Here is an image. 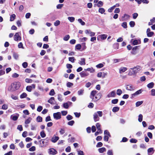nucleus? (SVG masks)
I'll list each match as a JSON object with an SVG mask.
<instances>
[{
    "label": "nucleus",
    "instance_id": "603ef678",
    "mask_svg": "<svg viewBox=\"0 0 155 155\" xmlns=\"http://www.w3.org/2000/svg\"><path fill=\"white\" fill-rule=\"evenodd\" d=\"M75 60L74 57L69 58V60L72 62L74 63Z\"/></svg>",
    "mask_w": 155,
    "mask_h": 155
},
{
    "label": "nucleus",
    "instance_id": "4be33fe9",
    "mask_svg": "<svg viewBox=\"0 0 155 155\" xmlns=\"http://www.w3.org/2000/svg\"><path fill=\"white\" fill-rule=\"evenodd\" d=\"M127 69L126 67H121L119 69V72L120 73H122L125 72Z\"/></svg>",
    "mask_w": 155,
    "mask_h": 155
},
{
    "label": "nucleus",
    "instance_id": "680f3d73",
    "mask_svg": "<svg viewBox=\"0 0 155 155\" xmlns=\"http://www.w3.org/2000/svg\"><path fill=\"white\" fill-rule=\"evenodd\" d=\"M109 137L108 136L105 135L104 138V140L106 141H108Z\"/></svg>",
    "mask_w": 155,
    "mask_h": 155
},
{
    "label": "nucleus",
    "instance_id": "4c0bfd02",
    "mask_svg": "<svg viewBox=\"0 0 155 155\" xmlns=\"http://www.w3.org/2000/svg\"><path fill=\"white\" fill-rule=\"evenodd\" d=\"M59 132L60 134L63 135L65 133V130L64 128H61Z\"/></svg>",
    "mask_w": 155,
    "mask_h": 155
},
{
    "label": "nucleus",
    "instance_id": "f257e3e1",
    "mask_svg": "<svg viewBox=\"0 0 155 155\" xmlns=\"http://www.w3.org/2000/svg\"><path fill=\"white\" fill-rule=\"evenodd\" d=\"M21 86V84L19 82H15L11 84V86L9 87L8 90L11 91H13L18 89Z\"/></svg>",
    "mask_w": 155,
    "mask_h": 155
},
{
    "label": "nucleus",
    "instance_id": "ddd939ff",
    "mask_svg": "<svg viewBox=\"0 0 155 155\" xmlns=\"http://www.w3.org/2000/svg\"><path fill=\"white\" fill-rule=\"evenodd\" d=\"M131 41H132V44L134 45L139 44L141 43L140 41V40H137V39L134 40L133 39H132Z\"/></svg>",
    "mask_w": 155,
    "mask_h": 155
},
{
    "label": "nucleus",
    "instance_id": "423d86ee",
    "mask_svg": "<svg viewBox=\"0 0 155 155\" xmlns=\"http://www.w3.org/2000/svg\"><path fill=\"white\" fill-rule=\"evenodd\" d=\"M116 94L115 91H113L109 93L107 95L108 98L114 97L116 96Z\"/></svg>",
    "mask_w": 155,
    "mask_h": 155
},
{
    "label": "nucleus",
    "instance_id": "f8f14e48",
    "mask_svg": "<svg viewBox=\"0 0 155 155\" xmlns=\"http://www.w3.org/2000/svg\"><path fill=\"white\" fill-rule=\"evenodd\" d=\"M80 74L81 77L84 78L87 76L89 75V74L84 71H82L80 73Z\"/></svg>",
    "mask_w": 155,
    "mask_h": 155
},
{
    "label": "nucleus",
    "instance_id": "1a4fd4ad",
    "mask_svg": "<svg viewBox=\"0 0 155 155\" xmlns=\"http://www.w3.org/2000/svg\"><path fill=\"white\" fill-rule=\"evenodd\" d=\"M35 87V85L32 84L31 86H28L26 87V90L28 92H31L32 89H34Z\"/></svg>",
    "mask_w": 155,
    "mask_h": 155
},
{
    "label": "nucleus",
    "instance_id": "c756f323",
    "mask_svg": "<svg viewBox=\"0 0 155 155\" xmlns=\"http://www.w3.org/2000/svg\"><path fill=\"white\" fill-rule=\"evenodd\" d=\"M119 110V107H115L113 108L112 111L113 112H116L118 111Z\"/></svg>",
    "mask_w": 155,
    "mask_h": 155
},
{
    "label": "nucleus",
    "instance_id": "a19ab883",
    "mask_svg": "<svg viewBox=\"0 0 155 155\" xmlns=\"http://www.w3.org/2000/svg\"><path fill=\"white\" fill-rule=\"evenodd\" d=\"M55 94V93L53 89H51L49 93V94L51 96H53Z\"/></svg>",
    "mask_w": 155,
    "mask_h": 155
},
{
    "label": "nucleus",
    "instance_id": "13d9d810",
    "mask_svg": "<svg viewBox=\"0 0 155 155\" xmlns=\"http://www.w3.org/2000/svg\"><path fill=\"white\" fill-rule=\"evenodd\" d=\"M74 123V120H71L68 122V124L70 126H72Z\"/></svg>",
    "mask_w": 155,
    "mask_h": 155
},
{
    "label": "nucleus",
    "instance_id": "8fccbe9b",
    "mask_svg": "<svg viewBox=\"0 0 155 155\" xmlns=\"http://www.w3.org/2000/svg\"><path fill=\"white\" fill-rule=\"evenodd\" d=\"M27 96V94L26 93H23L20 95V98H23L26 97Z\"/></svg>",
    "mask_w": 155,
    "mask_h": 155
},
{
    "label": "nucleus",
    "instance_id": "a211bd4d",
    "mask_svg": "<svg viewBox=\"0 0 155 155\" xmlns=\"http://www.w3.org/2000/svg\"><path fill=\"white\" fill-rule=\"evenodd\" d=\"M54 101V97H52L50 99L48 100V102L51 104H55V103Z\"/></svg>",
    "mask_w": 155,
    "mask_h": 155
},
{
    "label": "nucleus",
    "instance_id": "69168bd1",
    "mask_svg": "<svg viewBox=\"0 0 155 155\" xmlns=\"http://www.w3.org/2000/svg\"><path fill=\"white\" fill-rule=\"evenodd\" d=\"M63 4H59L57 6V9H61L63 6Z\"/></svg>",
    "mask_w": 155,
    "mask_h": 155
},
{
    "label": "nucleus",
    "instance_id": "052dcab7",
    "mask_svg": "<svg viewBox=\"0 0 155 155\" xmlns=\"http://www.w3.org/2000/svg\"><path fill=\"white\" fill-rule=\"evenodd\" d=\"M22 66L24 68H26L28 66V63L26 62H24L22 64Z\"/></svg>",
    "mask_w": 155,
    "mask_h": 155
},
{
    "label": "nucleus",
    "instance_id": "39448f33",
    "mask_svg": "<svg viewBox=\"0 0 155 155\" xmlns=\"http://www.w3.org/2000/svg\"><path fill=\"white\" fill-rule=\"evenodd\" d=\"M102 94L100 93H98L94 97H93L92 99V101H97L99 100L101 97Z\"/></svg>",
    "mask_w": 155,
    "mask_h": 155
},
{
    "label": "nucleus",
    "instance_id": "49530a36",
    "mask_svg": "<svg viewBox=\"0 0 155 155\" xmlns=\"http://www.w3.org/2000/svg\"><path fill=\"white\" fill-rule=\"evenodd\" d=\"M154 34V33L153 32L151 31L150 32L147 33V35L148 37H151Z\"/></svg>",
    "mask_w": 155,
    "mask_h": 155
},
{
    "label": "nucleus",
    "instance_id": "c03bdc74",
    "mask_svg": "<svg viewBox=\"0 0 155 155\" xmlns=\"http://www.w3.org/2000/svg\"><path fill=\"white\" fill-rule=\"evenodd\" d=\"M143 119V115L141 114H140L138 116V120L139 122H141Z\"/></svg>",
    "mask_w": 155,
    "mask_h": 155
},
{
    "label": "nucleus",
    "instance_id": "a18cd8bd",
    "mask_svg": "<svg viewBox=\"0 0 155 155\" xmlns=\"http://www.w3.org/2000/svg\"><path fill=\"white\" fill-rule=\"evenodd\" d=\"M40 135L42 138H44L46 136V134L43 130L42 131L40 132Z\"/></svg>",
    "mask_w": 155,
    "mask_h": 155
},
{
    "label": "nucleus",
    "instance_id": "de8ad7c7",
    "mask_svg": "<svg viewBox=\"0 0 155 155\" xmlns=\"http://www.w3.org/2000/svg\"><path fill=\"white\" fill-rule=\"evenodd\" d=\"M25 81V82L27 83H31L32 81V80L29 78H26Z\"/></svg>",
    "mask_w": 155,
    "mask_h": 155
},
{
    "label": "nucleus",
    "instance_id": "7ed1b4c3",
    "mask_svg": "<svg viewBox=\"0 0 155 155\" xmlns=\"http://www.w3.org/2000/svg\"><path fill=\"white\" fill-rule=\"evenodd\" d=\"M49 141V139L48 138L41 140L39 141L40 147H46L48 145Z\"/></svg>",
    "mask_w": 155,
    "mask_h": 155
},
{
    "label": "nucleus",
    "instance_id": "9d476101",
    "mask_svg": "<svg viewBox=\"0 0 155 155\" xmlns=\"http://www.w3.org/2000/svg\"><path fill=\"white\" fill-rule=\"evenodd\" d=\"M14 40L16 41H20L21 39V36L19 35V33L17 32L16 33L14 36Z\"/></svg>",
    "mask_w": 155,
    "mask_h": 155
},
{
    "label": "nucleus",
    "instance_id": "6ab92c4d",
    "mask_svg": "<svg viewBox=\"0 0 155 155\" xmlns=\"http://www.w3.org/2000/svg\"><path fill=\"white\" fill-rule=\"evenodd\" d=\"M59 139L58 137L54 136L51 140V141L53 143L56 142Z\"/></svg>",
    "mask_w": 155,
    "mask_h": 155
},
{
    "label": "nucleus",
    "instance_id": "5701e85b",
    "mask_svg": "<svg viewBox=\"0 0 155 155\" xmlns=\"http://www.w3.org/2000/svg\"><path fill=\"white\" fill-rule=\"evenodd\" d=\"M71 104L72 103L71 102L64 103L63 104V107L65 108L68 109L69 107V104Z\"/></svg>",
    "mask_w": 155,
    "mask_h": 155
},
{
    "label": "nucleus",
    "instance_id": "aec40b11",
    "mask_svg": "<svg viewBox=\"0 0 155 155\" xmlns=\"http://www.w3.org/2000/svg\"><path fill=\"white\" fill-rule=\"evenodd\" d=\"M97 91L96 90H94L92 91L91 93L90 98H92L93 97H94V95L97 93Z\"/></svg>",
    "mask_w": 155,
    "mask_h": 155
},
{
    "label": "nucleus",
    "instance_id": "6e6d98bb",
    "mask_svg": "<svg viewBox=\"0 0 155 155\" xmlns=\"http://www.w3.org/2000/svg\"><path fill=\"white\" fill-rule=\"evenodd\" d=\"M129 25L131 27H133L135 25V22L134 21H131L129 23Z\"/></svg>",
    "mask_w": 155,
    "mask_h": 155
},
{
    "label": "nucleus",
    "instance_id": "ea45409f",
    "mask_svg": "<svg viewBox=\"0 0 155 155\" xmlns=\"http://www.w3.org/2000/svg\"><path fill=\"white\" fill-rule=\"evenodd\" d=\"M87 40V38L86 37H84L82 38H80L79 40L81 42H84L86 41Z\"/></svg>",
    "mask_w": 155,
    "mask_h": 155
},
{
    "label": "nucleus",
    "instance_id": "2f4dec72",
    "mask_svg": "<svg viewBox=\"0 0 155 155\" xmlns=\"http://www.w3.org/2000/svg\"><path fill=\"white\" fill-rule=\"evenodd\" d=\"M78 21L82 25H85V23L81 19L79 18L78 19Z\"/></svg>",
    "mask_w": 155,
    "mask_h": 155
},
{
    "label": "nucleus",
    "instance_id": "09e8293b",
    "mask_svg": "<svg viewBox=\"0 0 155 155\" xmlns=\"http://www.w3.org/2000/svg\"><path fill=\"white\" fill-rule=\"evenodd\" d=\"M81 46L80 44H78L75 46V48L77 50H80L81 48Z\"/></svg>",
    "mask_w": 155,
    "mask_h": 155
},
{
    "label": "nucleus",
    "instance_id": "774afa93",
    "mask_svg": "<svg viewBox=\"0 0 155 155\" xmlns=\"http://www.w3.org/2000/svg\"><path fill=\"white\" fill-rule=\"evenodd\" d=\"M78 155H84L83 152L81 150H78L77 151Z\"/></svg>",
    "mask_w": 155,
    "mask_h": 155
},
{
    "label": "nucleus",
    "instance_id": "dca6fc26",
    "mask_svg": "<svg viewBox=\"0 0 155 155\" xmlns=\"http://www.w3.org/2000/svg\"><path fill=\"white\" fill-rule=\"evenodd\" d=\"M79 63L81 65H85V59L84 58H81L80 60L79 61Z\"/></svg>",
    "mask_w": 155,
    "mask_h": 155
},
{
    "label": "nucleus",
    "instance_id": "c85d7f7f",
    "mask_svg": "<svg viewBox=\"0 0 155 155\" xmlns=\"http://www.w3.org/2000/svg\"><path fill=\"white\" fill-rule=\"evenodd\" d=\"M106 150V149L105 147H102L98 149V151L100 153H103L105 152Z\"/></svg>",
    "mask_w": 155,
    "mask_h": 155
},
{
    "label": "nucleus",
    "instance_id": "473e14b6",
    "mask_svg": "<svg viewBox=\"0 0 155 155\" xmlns=\"http://www.w3.org/2000/svg\"><path fill=\"white\" fill-rule=\"evenodd\" d=\"M98 12H99L102 14L105 12V10L103 8H99Z\"/></svg>",
    "mask_w": 155,
    "mask_h": 155
},
{
    "label": "nucleus",
    "instance_id": "79ce46f5",
    "mask_svg": "<svg viewBox=\"0 0 155 155\" xmlns=\"http://www.w3.org/2000/svg\"><path fill=\"white\" fill-rule=\"evenodd\" d=\"M36 120L38 122H41L42 121V118L41 117L38 116L36 118Z\"/></svg>",
    "mask_w": 155,
    "mask_h": 155
},
{
    "label": "nucleus",
    "instance_id": "58836bf2",
    "mask_svg": "<svg viewBox=\"0 0 155 155\" xmlns=\"http://www.w3.org/2000/svg\"><path fill=\"white\" fill-rule=\"evenodd\" d=\"M122 93V90L120 89H118L117 91V94L118 95H120Z\"/></svg>",
    "mask_w": 155,
    "mask_h": 155
},
{
    "label": "nucleus",
    "instance_id": "5fc2aeb1",
    "mask_svg": "<svg viewBox=\"0 0 155 155\" xmlns=\"http://www.w3.org/2000/svg\"><path fill=\"white\" fill-rule=\"evenodd\" d=\"M60 22L59 21L57 20L54 22V25L56 26H57L60 25Z\"/></svg>",
    "mask_w": 155,
    "mask_h": 155
},
{
    "label": "nucleus",
    "instance_id": "b1692460",
    "mask_svg": "<svg viewBox=\"0 0 155 155\" xmlns=\"http://www.w3.org/2000/svg\"><path fill=\"white\" fill-rule=\"evenodd\" d=\"M19 115H12L11 116V118L13 120H16L18 119V117Z\"/></svg>",
    "mask_w": 155,
    "mask_h": 155
},
{
    "label": "nucleus",
    "instance_id": "7c9ffc66",
    "mask_svg": "<svg viewBox=\"0 0 155 155\" xmlns=\"http://www.w3.org/2000/svg\"><path fill=\"white\" fill-rule=\"evenodd\" d=\"M103 2L101 1H100L96 5H96L98 7H101L103 5Z\"/></svg>",
    "mask_w": 155,
    "mask_h": 155
},
{
    "label": "nucleus",
    "instance_id": "864d4df0",
    "mask_svg": "<svg viewBox=\"0 0 155 155\" xmlns=\"http://www.w3.org/2000/svg\"><path fill=\"white\" fill-rule=\"evenodd\" d=\"M13 56L14 58L16 60L18 59L19 57V55L16 53L13 54Z\"/></svg>",
    "mask_w": 155,
    "mask_h": 155
},
{
    "label": "nucleus",
    "instance_id": "e2e57ef3",
    "mask_svg": "<svg viewBox=\"0 0 155 155\" xmlns=\"http://www.w3.org/2000/svg\"><path fill=\"white\" fill-rule=\"evenodd\" d=\"M118 99H115L113 100L111 102L112 104H117L118 102Z\"/></svg>",
    "mask_w": 155,
    "mask_h": 155
},
{
    "label": "nucleus",
    "instance_id": "bb28decb",
    "mask_svg": "<svg viewBox=\"0 0 155 155\" xmlns=\"http://www.w3.org/2000/svg\"><path fill=\"white\" fill-rule=\"evenodd\" d=\"M104 64H105L104 63L99 64L96 65V67L99 68H102L104 67Z\"/></svg>",
    "mask_w": 155,
    "mask_h": 155
},
{
    "label": "nucleus",
    "instance_id": "f3484780",
    "mask_svg": "<svg viewBox=\"0 0 155 155\" xmlns=\"http://www.w3.org/2000/svg\"><path fill=\"white\" fill-rule=\"evenodd\" d=\"M154 152V150L153 148H150L147 150L148 154V155H152Z\"/></svg>",
    "mask_w": 155,
    "mask_h": 155
},
{
    "label": "nucleus",
    "instance_id": "f03ea898",
    "mask_svg": "<svg viewBox=\"0 0 155 155\" xmlns=\"http://www.w3.org/2000/svg\"><path fill=\"white\" fill-rule=\"evenodd\" d=\"M103 113L101 111H98L94 113L93 114V118L95 122L98 121L100 120V117H101L102 116Z\"/></svg>",
    "mask_w": 155,
    "mask_h": 155
},
{
    "label": "nucleus",
    "instance_id": "4d7b16f0",
    "mask_svg": "<svg viewBox=\"0 0 155 155\" xmlns=\"http://www.w3.org/2000/svg\"><path fill=\"white\" fill-rule=\"evenodd\" d=\"M121 26L124 28H127V23L126 22H124L122 24Z\"/></svg>",
    "mask_w": 155,
    "mask_h": 155
},
{
    "label": "nucleus",
    "instance_id": "338daca9",
    "mask_svg": "<svg viewBox=\"0 0 155 155\" xmlns=\"http://www.w3.org/2000/svg\"><path fill=\"white\" fill-rule=\"evenodd\" d=\"M66 118L68 120H70L72 119V117L70 115H68L66 117Z\"/></svg>",
    "mask_w": 155,
    "mask_h": 155
},
{
    "label": "nucleus",
    "instance_id": "0eeeda50",
    "mask_svg": "<svg viewBox=\"0 0 155 155\" xmlns=\"http://www.w3.org/2000/svg\"><path fill=\"white\" fill-rule=\"evenodd\" d=\"M126 89L127 90L132 91L135 89V87L132 84H129L126 86Z\"/></svg>",
    "mask_w": 155,
    "mask_h": 155
},
{
    "label": "nucleus",
    "instance_id": "f704fd0d",
    "mask_svg": "<svg viewBox=\"0 0 155 155\" xmlns=\"http://www.w3.org/2000/svg\"><path fill=\"white\" fill-rule=\"evenodd\" d=\"M143 103V101H137L136 103V107H138L141 105Z\"/></svg>",
    "mask_w": 155,
    "mask_h": 155
},
{
    "label": "nucleus",
    "instance_id": "a878e982",
    "mask_svg": "<svg viewBox=\"0 0 155 155\" xmlns=\"http://www.w3.org/2000/svg\"><path fill=\"white\" fill-rule=\"evenodd\" d=\"M32 120V118L29 117H28L27 119L25 121V123L26 124H29Z\"/></svg>",
    "mask_w": 155,
    "mask_h": 155
},
{
    "label": "nucleus",
    "instance_id": "c9c22d12",
    "mask_svg": "<svg viewBox=\"0 0 155 155\" xmlns=\"http://www.w3.org/2000/svg\"><path fill=\"white\" fill-rule=\"evenodd\" d=\"M68 18L71 22H74L75 20V18L72 17H68Z\"/></svg>",
    "mask_w": 155,
    "mask_h": 155
},
{
    "label": "nucleus",
    "instance_id": "e433bc0d",
    "mask_svg": "<svg viewBox=\"0 0 155 155\" xmlns=\"http://www.w3.org/2000/svg\"><path fill=\"white\" fill-rule=\"evenodd\" d=\"M70 36L68 35H65L64 37L63 40L65 41H68L70 38Z\"/></svg>",
    "mask_w": 155,
    "mask_h": 155
},
{
    "label": "nucleus",
    "instance_id": "412c9836",
    "mask_svg": "<svg viewBox=\"0 0 155 155\" xmlns=\"http://www.w3.org/2000/svg\"><path fill=\"white\" fill-rule=\"evenodd\" d=\"M107 37V35L105 34H102L98 35L97 37V39L98 40V37L100 38L101 39L104 40L106 39Z\"/></svg>",
    "mask_w": 155,
    "mask_h": 155
},
{
    "label": "nucleus",
    "instance_id": "72a5a7b5",
    "mask_svg": "<svg viewBox=\"0 0 155 155\" xmlns=\"http://www.w3.org/2000/svg\"><path fill=\"white\" fill-rule=\"evenodd\" d=\"M154 84L153 82H151L147 85V87L149 88H152L153 87Z\"/></svg>",
    "mask_w": 155,
    "mask_h": 155
},
{
    "label": "nucleus",
    "instance_id": "3c124183",
    "mask_svg": "<svg viewBox=\"0 0 155 155\" xmlns=\"http://www.w3.org/2000/svg\"><path fill=\"white\" fill-rule=\"evenodd\" d=\"M104 134L105 135L108 136H109V137H110V134L109 132H108V131L107 130H105L104 131Z\"/></svg>",
    "mask_w": 155,
    "mask_h": 155
},
{
    "label": "nucleus",
    "instance_id": "bf43d9fd",
    "mask_svg": "<svg viewBox=\"0 0 155 155\" xmlns=\"http://www.w3.org/2000/svg\"><path fill=\"white\" fill-rule=\"evenodd\" d=\"M58 100L60 101H62V96L61 94H58Z\"/></svg>",
    "mask_w": 155,
    "mask_h": 155
},
{
    "label": "nucleus",
    "instance_id": "cd10ccee",
    "mask_svg": "<svg viewBox=\"0 0 155 155\" xmlns=\"http://www.w3.org/2000/svg\"><path fill=\"white\" fill-rule=\"evenodd\" d=\"M15 14H13L11 15L10 17V21H12L14 20L15 18Z\"/></svg>",
    "mask_w": 155,
    "mask_h": 155
},
{
    "label": "nucleus",
    "instance_id": "9b49d317",
    "mask_svg": "<svg viewBox=\"0 0 155 155\" xmlns=\"http://www.w3.org/2000/svg\"><path fill=\"white\" fill-rule=\"evenodd\" d=\"M57 153V152L54 148H50L48 150V153L50 154L55 155Z\"/></svg>",
    "mask_w": 155,
    "mask_h": 155
},
{
    "label": "nucleus",
    "instance_id": "4468645a",
    "mask_svg": "<svg viewBox=\"0 0 155 155\" xmlns=\"http://www.w3.org/2000/svg\"><path fill=\"white\" fill-rule=\"evenodd\" d=\"M130 16L127 14H124V16L122 17L121 18V20L122 21H125L128 20L130 18Z\"/></svg>",
    "mask_w": 155,
    "mask_h": 155
},
{
    "label": "nucleus",
    "instance_id": "393cba45",
    "mask_svg": "<svg viewBox=\"0 0 155 155\" xmlns=\"http://www.w3.org/2000/svg\"><path fill=\"white\" fill-rule=\"evenodd\" d=\"M84 71H89L91 73H93L95 72V70L92 68H88L87 69H84Z\"/></svg>",
    "mask_w": 155,
    "mask_h": 155
},
{
    "label": "nucleus",
    "instance_id": "6e6552de",
    "mask_svg": "<svg viewBox=\"0 0 155 155\" xmlns=\"http://www.w3.org/2000/svg\"><path fill=\"white\" fill-rule=\"evenodd\" d=\"M53 117L56 120H58L61 118V113L60 112H58L53 114Z\"/></svg>",
    "mask_w": 155,
    "mask_h": 155
},
{
    "label": "nucleus",
    "instance_id": "2eb2a0df",
    "mask_svg": "<svg viewBox=\"0 0 155 155\" xmlns=\"http://www.w3.org/2000/svg\"><path fill=\"white\" fill-rule=\"evenodd\" d=\"M142 91L143 90L142 89H140L136 91L135 93L132 94V96L133 97H135L137 95H138L141 94Z\"/></svg>",
    "mask_w": 155,
    "mask_h": 155
},
{
    "label": "nucleus",
    "instance_id": "37998d69",
    "mask_svg": "<svg viewBox=\"0 0 155 155\" xmlns=\"http://www.w3.org/2000/svg\"><path fill=\"white\" fill-rule=\"evenodd\" d=\"M84 91V90L83 89H81L79 90L78 91V94L79 95H81L83 94Z\"/></svg>",
    "mask_w": 155,
    "mask_h": 155
},
{
    "label": "nucleus",
    "instance_id": "0e129e2a",
    "mask_svg": "<svg viewBox=\"0 0 155 155\" xmlns=\"http://www.w3.org/2000/svg\"><path fill=\"white\" fill-rule=\"evenodd\" d=\"M151 91V95L152 96H155V89H153Z\"/></svg>",
    "mask_w": 155,
    "mask_h": 155
},
{
    "label": "nucleus",
    "instance_id": "20e7f679",
    "mask_svg": "<svg viewBox=\"0 0 155 155\" xmlns=\"http://www.w3.org/2000/svg\"><path fill=\"white\" fill-rule=\"evenodd\" d=\"M141 69V68L140 67L138 66H136V67L130 69L129 74H135L139 71Z\"/></svg>",
    "mask_w": 155,
    "mask_h": 155
}]
</instances>
